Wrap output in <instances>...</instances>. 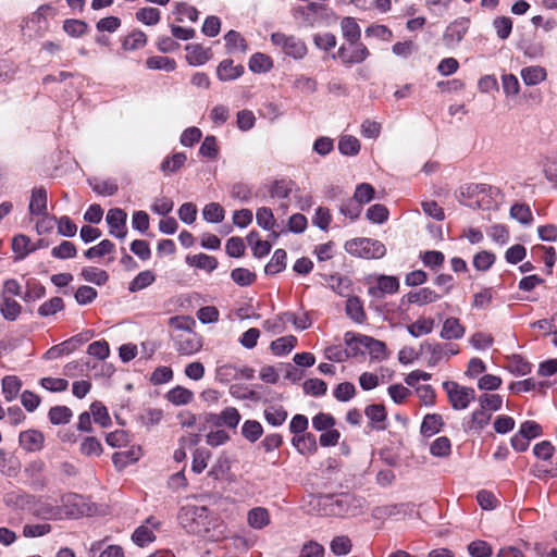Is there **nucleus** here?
Wrapping results in <instances>:
<instances>
[{
    "label": "nucleus",
    "instance_id": "44",
    "mask_svg": "<svg viewBox=\"0 0 557 557\" xmlns=\"http://www.w3.org/2000/svg\"><path fill=\"white\" fill-rule=\"evenodd\" d=\"M293 444L301 454L314 451L317 448L315 437L312 434L295 436Z\"/></svg>",
    "mask_w": 557,
    "mask_h": 557
},
{
    "label": "nucleus",
    "instance_id": "64",
    "mask_svg": "<svg viewBox=\"0 0 557 557\" xmlns=\"http://www.w3.org/2000/svg\"><path fill=\"white\" fill-rule=\"evenodd\" d=\"M468 552L472 557H490L492 547L485 541H473L468 545Z\"/></svg>",
    "mask_w": 557,
    "mask_h": 557
},
{
    "label": "nucleus",
    "instance_id": "35",
    "mask_svg": "<svg viewBox=\"0 0 557 557\" xmlns=\"http://www.w3.org/2000/svg\"><path fill=\"white\" fill-rule=\"evenodd\" d=\"M338 150L345 156H356L360 150V141L351 135H343L338 140Z\"/></svg>",
    "mask_w": 557,
    "mask_h": 557
},
{
    "label": "nucleus",
    "instance_id": "37",
    "mask_svg": "<svg viewBox=\"0 0 557 557\" xmlns=\"http://www.w3.org/2000/svg\"><path fill=\"white\" fill-rule=\"evenodd\" d=\"M193 397V392L182 386H176L168 393V400L177 406L190 403Z\"/></svg>",
    "mask_w": 557,
    "mask_h": 557
},
{
    "label": "nucleus",
    "instance_id": "54",
    "mask_svg": "<svg viewBox=\"0 0 557 557\" xmlns=\"http://www.w3.org/2000/svg\"><path fill=\"white\" fill-rule=\"evenodd\" d=\"M510 215L511 218L525 225L532 222V212L529 206L523 203L513 205L510 209Z\"/></svg>",
    "mask_w": 557,
    "mask_h": 557
},
{
    "label": "nucleus",
    "instance_id": "27",
    "mask_svg": "<svg viewBox=\"0 0 557 557\" xmlns=\"http://www.w3.org/2000/svg\"><path fill=\"white\" fill-rule=\"evenodd\" d=\"M22 387V381L15 375H7L2 379L1 388L7 401L14 400Z\"/></svg>",
    "mask_w": 557,
    "mask_h": 557
},
{
    "label": "nucleus",
    "instance_id": "30",
    "mask_svg": "<svg viewBox=\"0 0 557 557\" xmlns=\"http://www.w3.org/2000/svg\"><path fill=\"white\" fill-rule=\"evenodd\" d=\"M521 77L525 85L534 86L545 79L546 71L541 66H528L521 70Z\"/></svg>",
    "mask_w": 557,
    "mask_h": 557
},
{
    "label": "nucleus",
    "instance_id": "51",
    "mask_svg": "<svg viewBox=\"0 0 557 557\" xmlns=\"http://www.w3.org/2000/svg\"><path fill=\"white\" fill-rule=\"evenodd\" d=\"M451 444L448 437L441 436L433 441L430 453L435 457H447L450 454Z\"/></svg>",
    "mask_w": 557,
    "mask_h": 557
},
{
    "label": "nucleus",
    "instance_id": "53",
    "mask_svg": "<svg viewBox=\"0 0 557 557\" xmlns=\"http://www.w3.org/2000/svg\"><path fill=\"white\" fill-rule=\"evenodd\" d=\"M231 277L236 284L240 286H248L255 282L256 274L248 269L236 268L232 270Z\"/></svg>",
    "mask_w": 557,
    "mask_h": 557
},
{
    "label": "nucleus",
    "instance_id": "22",
    "mask_svg": "<svg viewBox=\"0 0 557 557\" xmlns=\"http://www.w3.org/2000/svg\"><path fill=\"white\" fill-rule=\"evenodd\" d=\"M465 334V327L457 318H447L441 330V337L444 339H459Z\"/></svg>",
    "mask_w": 557,
    "mask_h": 557
},
{
    "label": "nucleus",
    "instance_id": "25",
    "mask_svg": "<svg viewBox=\"0 0 557 557\" xmlns=\"http://www.w3.org/2000/svg\"><path fill=\"white\" fill-rule=\"evenodd\" d=\"M47 210V191L45 188H35L32 193L29 201V212L32 214H46Z\"/></svg>",
    "mask_w": 557,
    "mask_h": 557
},
{
    "label": "nucleus",
    "instance_id": "36",
    "mask_svg": "<svg viewBox=\"0 0 557 557\" xmlns=\"http://www.w3.org/2000/svg\"><path fill=\"white\" fill-rule=\"evenodd\" d=\"M72 416V410L66 406H54L50 408L48 413L50 422L54 425L70 422Z\"/></svg>",
    "mask_w": 557,
    "mask_h": 557
},
{
    "label": "nucleus",
    "instance_id": "26",
    "mask_svg": "<svg viewBox=\"0 0 557 557\" xmlns=\"http://www.w3.org/2000/svg\"><path fill=\"white\" fill-rule=\"evenodd\" d=\"M0 312L8 321H15L22 312V306L12 297L3 296L0 302Z\"/></svg>",
    "mask_w": 557,
    "mask_h": 557
},
{
    "label": "nucleus",
    "instance_id": "63",
    "mask_svg": "<svg viewBox=\"0 0 557 557\" xmlns=\"http://www.w3.org/2000/svg\"><path fill=\"white\" fill-rule=\"evenodd\" d=\"M339 211L343 215L355 220L360 215L362 206L352 197L341 205Z\"/></svg>",
    "mask_w": 557,
    "mask_h": 557
},
{
    "label": "nucleus",
    "instance_id": "20",
    "mask_svg": "<svg viewBox=\"0 0 557 557\" xmlns=\"http://www.w3.org/2000/svg\"><path fill=\"white\" fill-rule=\"evenodd\" d=\"M341 29L343 37L350 44L355 45L359 41L361 29L357 21L351 16H346L341 21Z\"/></svg>",
    "mask_w": 557,
    "mask_h": 557
},
{
    "label": "nucleus",
    "instance_id": "29",
    "mask_svg": "<svg viewBox=\"0 0 557 557\" xmlns=\"http://www.w3.org/2000/svg\"><path fill=\"white\" fill-rule=\"evenodd\" d=\"M443 424L441 414H426L422 421L420 431L424 436H432L441 431Z\"/></svg>",
    "mask_w": 557,
    "mask_h": 557
},
{
    "label": "nucleus",
    "instance_id": "50",
    "mask_svg": "<svg viewBox=\"0 0 557 557\" xmlns=\"http://www.w3.org/2000/svg\"><path fill=\"white\" fill-rule=\"evenodd\" d=\"M225 45L228 50H240L242 52H246L247 45L242 35L236 30H230L224 36Z\"/></svg>",
    "mask_w": 557,
    "mask_h": 557
},
{
    "label": "nucleus",
    "instance_id": "46",
    "mask_svg": "<svg viewBox=\"0 0 557 557\" xmlns=\"http://www.w3.org/2000/svg\"><path fill=\"white\" fill-rule=\"evenodd\" d=\"M330 548L333 554H335L337 556H342V555H347L351 552L352 544L348 536L339 535V536H335L332 540V542L330 544Z\"/></svg>",
    "mask_w": 557,
    "mask_h": 557
},
{
    "label": "nucleus",
    "instance_id": "43",
    "mask_svg": "<svg viewBox=\"0 0 557 557\" xmlns=\"http://www.w3.org/2000/svg\"><path fill=\"white\" fill-rule=\"evenodd\" d=\"M225 211L216 202L208 203L202 210V216L207 222L219 223L224 219Z\"/></svg>",
    "mask_w": 557,
    "mask_h": 557
},
{
    "label": "nucleus",
    "instance_id": "1",
    "mask_svg": "<svg viewBox=\"0 0 557 557\" xmlns=\"http://www.w3.org/2000/svg\"><path fill=\"white\" fill-rule=\"evenodd\" d=\"M364 499L350 493L320 494L310 496V510L320 516L342 517L357 515L363 507Z\"/></svg>",
    "mask_w": 557,
    "mask_h": 557
},
{
    "label": "nucleus",
    "instance_id": "52",
    "mask_svg": "<svg viewBox=\"0 0 557 557\" xmlns=\"http://www.w3.org/2000/svg\"><path fill=\"white\" fill-rule=\"evenodd\" d=\"M491 418L492 414L481 407L472 412L469 429L480 431L490 423Z\"/></svg>",
    "mask_w": 557,
    "mask_h": 557
},
{
    "label": "nucleus",
    "instance_id": "39",
    "mask_svg": "<svg viewBox=\"0 0 557 557\" xmlns=\"http://www.w3.org/2000/svg\"><path fill=\"white\" fill-rule=\"evenodd\" d=\"M81 274L85 281L97 285H103L109 280V275L104 270L94 267L84 268Z\"/></svg>",
    "mask_w": 557,
    "mask_h": 557
},
{
    "label": "nucleus",
    "instance_id": "18",
    "mask_svg": "<svg viewBox=\"0 0 557 557\" xmlns=\"http://www.w3.org/2000/svg\"><path fill=\"white\" fill-rule=\"evenodd\" d=\"M281 46L285 54L294 59H301L307 53V47L302 40L297 37L289 36L281 39Z\"/></svg>",
    "mask_w": 557,
    "mask_h": 557
},
{
    "label": "nucleus",
    "instance_id": "28",
    "mask_svg": "<svg viewBox=\"0 0 557 557\" xmlns=\"http://www.w3.org/2000/svg\"><path fill=\"white\" fill-rule=\"evenodd\" d=\"M399 289V282L396 276L391 275H380L377 277V287H372L369 289L370 294L376 295V290L382 294H395Z\"/></svg>",
    "mask_w": 557,
    "mask_h": 557
},
{
    "label": "nucleus",
    "instance_id": "3",
    "mask_svg": "<svg viewBox=\"0 0 557 557\" xmlns=\"http://www.w3.org/2000/svg\"><path fill=\"white\" fill-rule=\"evenodd\" d=\"M345 249L352 256L366 259H379L386 253V248L383 243L364 237L346 242Z\"/></svg>",
    "mask_w": 557,
    "mask_h": 557
},
{
    "label": "nucleus",
    "instance_id": "60",
    "mask_svg": "<svg viewBox=\"0 0 557 557\" xmlns=\"http://www.w3.org/2000/svg\"><path fill=\"white\" fill-rule=\"evenodd\" d=\"M87 352L99 360H104L110 354L109 344L104 339L96 341L88 346Z\"/></svg>",
    "mask_w": 557,
    "mask_h": 557
},
{
    "label": "nucleus",
    "instance_id": "8",
    "mask_svg": "<svg viewBox=\"0 0 557 557\" xmlns=\"http://www.w3.org/2000/svg\"><path fill=\"white\" fill-rule=\"evenodd\" d=\"M201 348V336L195 332L183 333L175 337V350L182 356L194 355Z\"/></svg>",
    "mask_w": 557,
    "mask_h": 557
},
{
    "label": "nucleus",
    "instance_id": "48",
    "mask_svg": "<svg viewBox=\"0 0 557 557\" xmlns=\"http://www.w3.org/2000/svg\"><path fill=\"white\" fill-rule=\"evenodd\" d=\"M114 244L109 239L101 240L98 245L90 247L85 251V257L87 259H94L96 257H103L113 251Z\"/></svg>",
    "mask_w": 557,
    "mask_h": 557
},
{
    "label": "nucleus",
    "instance_id": "24",
    "mask_svg": "<svg viewBox=\"0 0 557 557\" xmlns=\"http://www.w3.org/2000/svg\"><path fill=\"white\" fill-rule=\"evenodd\" d=\"M186 262L190 267H195L198 269H202L207 272H212L218 268V260L216 258L206 255V253H198L194 256H188L186 258Z\"/></svg>",
    "mask_w": 557,
    "mask_h": 557
},
{
    "label": "nucleus",
    "instance_id": "41",
    "mask_svg": "<svg viewBox=\"0 0 557 557\" xmlns=\"http://www.w3.org/2000/svg\"><path fill=\"white\" fill-rule=\"evenodd\" d=\"M186 159L187 158L184 152L174 153L162 162L161 171L166 175L172 174L183 166Z\"/></svg>",
    "mask_w": 557,
    "mask_h": 557
},
{
    "label": "nucleus",
    "instance_id": "5",
    "mask_svg": "<svg viewBox=\"0 0 557 557\" xmlns=\"http://www.w3.org/2000/svg\"><path fill=\"white\" fill-rule=\"evenodd\" d=\"M242 420L239 411L235 407H226L219 413L208 412L203 414V421L211 428H228L235 430Z\"/></svg>",
    "mask_w": 557,
    "mask_h": 557
},
{
    "label": "nucleus",
    "instance_id": "45",
    "mask_svg": "<svg viewBox=\"0 0 557 557\" xmlns=\"http://www.w3.org/2000/svg\"><path fill=\"white\" fill-rule=\"evenodd\" d=\"M272 65V60L263 53H255L249 60V69L255 73L267 72Z\"/></svg>",
    "mask_w": 557,
    "mask_h": 557
},
{
    "label": "nucleus",
    "instance_id": "11",
    "mask_svg": "<svg viewBox=\"0 0 557 557\" xmlns=\"http://www.w3.org/2000/svg\"><path fill=\"white\" fill-rule=\"evenodd\" d=\"M442 296L430 287H421L417 290H411L401 298V302L414 304L418 306H425L438 301Z\"/></svg>",
    "mask_w": 557,
    "mask_h": 557
},
{
    "label": "nucleus",
    "instance_id": "47",
    "mask_svg": "<svg viewBox=\"0 0 557 557\" xmlns=\"http://www.w3.org/2000/svg\"><path fill=\"white\" fill-rule=\"evenodd\" d=\"M64 302L61 297H52L48 301H45L39 308H38V314L41 317H50L55 314L57 312L63 310Z\"/></svg>",
    "mask_w": 557,
    "mask_h": 557
},
{
    "label": "nucleus",
    "instance_id": "4",
    "mask_svg": "<svg viewBox=\"0 0 557 557\" xmlns=\"http://www.w3.org/2000/svg\"><path fill=\"white\" fill-rule=\"evenodd\" d=\"M443 388L447 393L449 403L455 410L468 408L470 403L475 399V391L471 387L461 386L456 382L446 381Z\"/></svg>",
    "mask_w": 557,
    "mask_h": 557
},
{
    "label": "nucleus",
    "instance_id": "57",
    "mask_svg": "<svg viewBox=\"0 0 557 557\" xmlns=\"http://www.w3.org/2000/svg\"><path fill=\"white\" fill-rule=\"evenodd\" d=\"M495 262V255L483 250L478 252L473 258V267L478 271H486L488 270L493 263Z\"/></svg>",
    "mask_w": 557,
    "mask_h": 557
},
{
    "label": "nucleus",
    "instance_id": "2",
    "mask_svg": "<svg viewBox=\"0 0 557 557\" xmlns=\"http://www.w3.org/2000/svg\"><path fill=\"white\" fill-rule=\"evenodd\" d=\"M178 522L188 533L202 535L210 530L209 509L206 506L186 505L180 510Z\"/></svg>",
    "mask_w": 557,
    "mask_h": 557
},
{
    "label": "nucleus",
    "instance_id": "38",
    "mask_svg": "<svg viewBox=\"0 0 557 557\" xmlns=\"http://www.w3.org/2000/svg\"><path fill=\"white\" fill-rule=\"evenodd\" d=\"M146 65L151 70H164L166 72H172L176 67V62L174 59L168 57H150L146 60Z\"/></svg>",
    "mask_w": 557,
    "mask_h": 557
},
{
    "label": "nucleus",
    "instance_id": "17",
    "mask_svg": "<svg viewBox=\"0 0 557 557\" xmlns=\"http://www.w3.org/2000/svg\"><path fill=\"white\" fill-rule=\"evenodd\" d=\"M356 339L361 346L369 350L373 359L382 360L386 357V346L383 342L367 335H360Z\"/></svg>",
    "mask_w": 557,
    "mask_h": 557
},
{
    "label": "nucleus",
    "instance_id": "62",
    "mask_svg": "<svg viewBox=\"0 0 557 557\" xmlns=\"http://www.w3.org/2000/svg\"><path fill=\"white\" fill-rule=\"evenodd\" d=\"M480 406L491 411H497L500 409L503 404V398L498 394H483L479 398Z\"/></svg>",
    "mask_w": 557,
    "mask_h": 557
},
{
    "label": "nucleus",
    "instance_id": "55",
    "mask_svg": "<svg viewBox=\"0 0 557 557\" xmlns=\"http://www.w3.org/2000/svg\"><path fill=\"white\" fill-rule=\"evenodd\" d=\"M76 247L73 243L64 240L59 246L53 247L51 255L58 259H70L76 256Z\"/></svg>",
    "mask_w": 557,
    "mask_h": 557
},
{
    "label": "nucleus",
    "instance_id": "31",
    "mask_svg": "<svg viewBox=\"0 0 557 557\" xmlns=\"http://www.w3.org/2000/svg\"><path fill=\"white\" fill-rule=\"evenodd\" d=\"M247 521L251 528L261 529L270 522L269 512L265 508L256 507L249 510Z\"/></svg>",
    "mask_w": 557,
    "mask_h": 557
},
{
    "label": "nucleus",
    "instance_id": "32",
    "mask_svg": "<svg viewBox=\"0 0 557 557\" xmlns=\"http://www.w3.org/2000/svg\"><path fill=\"white\" fill-rule=\"evenodd\" d=\"M434 329V320L432 318H420L412 324L407 326L408 333L413 337L432 333Z\"/></svg>",
    "mask_w": 557,
    "mask_h": 557
},
{
    "label": "nucleus",
    "instance_id": "33",
    "mask_svg": "<svg viewBox=\"0 0 557 557\" xmlns=\"http://www.w3.org/2000/svg\"><path fill=\"white\" fill-rule=\"evenodd\" d=\"M136 20L147 26L157 25L161 20V12L157 8L146 7L136 12Z\"/></svg>",
    "mask_w": 557,
    "mask_h": 557
},
{
    "label": "nucleus",
    "instance_id": "6",
    "mask_svg": "<svg viewBox=\"0 0 557 557\" xmlns=\"http://www.w3.org/2000/svg\"><path fill=\"white\" fill-rule=\"evenodd\" d=\"M59 507L61 510L60 520L77 518L85 512V504L82 496L67 493L60 497Z\"/></svg>",
    "mask_w": 557,
    "mask_h": 557
},
{
    "label": "nucleus",
    "instance_id": "49",
    "mask_svg": "<svg viewBox=\"0 0 557 557\" xmlns=\"http://www.w3.org/2000/svg\"><path fill=\"white\" fill-rule=\"evenodd\" d=\"M156 280L154 274L151 271H143L129 283L128 289L131 292H137L151 285Z\"/></svg>",
    "mask_w": 557,
    "mask_h": 557
},
{
    "label": "nucleus",
    "instance_id": "7",
    "mask_svg": "<svg viewBox=\"0 0 557 557\" xmlns=\"http://www.w3.org/2000/svg\"><path fill=\"white\" fill-rule=\"evenodd\" d=\"M471 190L476 196L475 203L479 208L490 210L497 207V198L500 196L499 189L484 184H476Z\"/></svg>",
    "mask_w": 557,
    "mask_h": 557
},
{
    "label": "nucleus",
    "instance_id": "15",
    "mask_svg": "<svg viewBox=\"0 0 557 557\" xmlns=\"http://www.w3.org/2000/svg\"><path fill=\"white\" fill-rule=\"evenodd\" d=\"M18 441L27 451H39L44 447L45 436L37 430H27L20 433Z\"/></svg>",
    "mask_w": 557,
    "mask_h": 557
},
{
    "label": "nucleus",
    "instance_id": "23",
    "mask_svg": "<svg viewBox=\"0 0 557 557\" xmlns=\"http://www.w3.org/2000/svg\"><path fill=\"white\" fill-rule=\"evenodd\" d=\"M243 72L244 67L242 65H234L233 61L230 59L223 60L216 69L219 79L224 82L236 79Z\"/></svg>",
    "mask_w": 557,
    "mask_h": 557
},
{
    "label": "nucleus",
    "instance_id": "19",
    "mask_svg": "<svg viewBox=\"0 0 557 557\" xmlns=\"http://www.w3.org/2000/svg\"><path fill=\"white\" fill-rule=\"evenodd\" d=\"M364 414L372 422V428L376 430H385L387 413L385 407L381 404L369 405L364 409Z\"/></svg>",
    "mask_w": 557,
    "mask_h": 557
},
{
    "label": "nucleus",
    "instance_id": "40",
    "mask_svg": "<svg viewBox=\"0 0 557 557\" xmlns=\"http://www.w3.org/2000/svg\"><path fill=\"white\" fill-rule=\"evenodd\" d=\"M346 313L350 319L358 323L363 322L366 318L362 304L357 297H350L347 299Z\"/></svg>",
    "mask_w": 557,
    "mask_h": 557
},
{
    "label": "nucleus",
    "instance_id": "12",
    "mask_svg": "<svg viewBox=\"0 0 557 557\" xmlns=\"http://www.w3.org/2000/svg\"><path fill=\"white\" fill-rule=\"evenodd\" d=\"M158 525H159V522L153 517H149L146 520V524L138 527L134 531V533L132 535V540L138 546L144 547L148 543H151L156 540V535L153 534V529H157Z\"/></svg>",
    "mask_w": 557,
    "mask_h": 557
},
{
    "label": "nucleus",
    "instance_id": "9",
    "mask_svg": "<svg viewBox=\"0 0 557 557\" xmlns=\"http://www.w3.org/2000/svg\"><path fill=\"white\" fill-rule=\"evenodd\" d=\"M33 515L45 520H60L59 502L53 503L50 496H40L33 508Z\"/></svg>",
    "mask_w": 557,
    "mask_h": 557
},
{
    "label": "nucleus",
    "instance_id": "21",
    "mask_svg": "<svg viewBox=\"0 0 557 557\" xmlns=\"http://www.w3.org/2000/svg\"><path fill=\"white\" fill-rule=\"evenodd\" d=\"M12 249L16 253V259L22 260L30 252L37 250L30 238L24 234H18L12 239Z\"/></svg>",
    "mask_w": 557,
    "mask_h": 557
},
{
    "label": "nucleus",
    "instance_id": "42",
    "mask_svg": "<svg viewBox=\"0 0 557 557\" xmlns=\"http://www.w3.org/2000/svg\"><path fill=\"white\" fill-rule=\"evenodd\" d=\"M262 426L256 420H247L242 426L243 436L251 443L257 442L262 435Z\"/></svg>",
    "mask_w": 557,
    "mask_h": 557
},
{
    "label": "nucleus",
    "instance_id": "34",
    "mask_svg": "<svg viewBox=\"0 0 557 557\" xmlns=\"http://www.w3.org/2000/svg\"><path fill=\"white\" fill-rule=\"evenodd\" d=\"M146 44V34L143 30L135 29L124 38L122 47L125 50H137L145 47Z\"/></svg>",
    "mask_w": 557,
    "mask_h": 557
},
{
    "label": "nucleus",
    "instance_id": "10",
    "mask_svg": "<svg viewBox=\"0 0 557 557\" xmlns=\"http://www.w3.org/2000/svg\"><path fill=\"white\" fill-rule=\"evenodd\" d=\"M127 214L120 208L110 209L107 213L106 220L110 227V235L124 239L127 234L126 230Z\"/></svg>",
    "mask_w": 557,
    "mask_h": 557
},
{
    "label": "nucleus",
    "instance_id": "59",
    "mask_svg": "<svg viewBox=\"0 0 557 557\" xmlns=\"http://www.w3.org/2000/svg\"><path fill=\"white\" fill-rule=\"evenodd\" d=\"M493 26L500 39H507L511 34L512 21L507 16H498L493 21Z\"/></svg>",
    "mask_w": 557,
    "mask_h": 557
},
{
    "label": "nucleus",
    "instance_id": "13",
    "mask_svg": "<svg viewBox=\"0 0 557 557\" xmlns=\"http://www.w3.org/2000/svg\"><path fill=\"white\" fill-rule=\"evenodd\" d=\"M44 470L45 462L40 459L29 462L24 470L35 490H44L47 486L48 481L42 474Z\"/></svg>",
    "mask_w": 557,
    "mask_h": 557
},
{
    "label": "nucleus",
    "instance_id": "56",
    "mask_svg": "<svg viewBox=\"0 0 557 557\" xmlns=\"http://www.w3.org/2000/svg\"><path fill=\"white\" fill-rule=\"evenodd\" d=\"M169 324L175 330L184 331L185 333L193 332L196 325L195 320L189 315H175L170 318Z\"/></svg>",
    "mask_w": 557,
    "mask_h": 557
},
{
    "label": "nucleus",
    "instance_id": "61",
    "mask_svg": "<svg viewBox=\"0 0 557 557\" xmlns=\"http://www.w3.org/2000/svg\"><path fill=\"white\" fill-rule=\"evenodd\" d=\"M90 413L92 414L94 421L101 426H107L111 419L107 408L101 403H94L90 406Z\"/></svg>",
    "mask_w": 557,
    "mask_h": 557
},
{
    "label": "nucleus",
    "instance_id": "58",
    "mask_svg": "<svg viewBox=\"0 0 557 557\" xmlns=\"http://www.w3.org/2000/svg\"><path fill=\"white\" fill-rule=\"evenodd\" d=\"M238 376V370L233 364H222L215 370V377L221 383H228Z\"/></svg>",
    "mask_w": 557,
    "mask_h": 557
},
{
    "label": "nucleus",
    "instance_id": "16",
    "mask_svg": "<svg viewBox=\"0 0 557 557\" xmlns=\"http://www.w3.org/2000/svg\"><path fill=\"white\" fill-rule=\"evenodd\" d=\"M469 29V20L459 18L450 23L444 34V40L449 44L460 42Z\"/></svg>",
    "mask_w": 557,
    "mask_h": 557
},
{
    "label": "nucleus",
    "instance_id": "14",
    "mask_svg": "<svg viewBox=\"0 0 557 557\" xmlns=\"http://www.w3.org/2000/svg\"><path fill=\"white\" fill-rule=\"evenodd\" d=\"M186 50V61L190 65H202L208 62L211 57V49L205 48L199 44H189L185 47Z\"/></svg>",
    "mask_w": 557,
    "mask_h": 557
}]
</instances>
